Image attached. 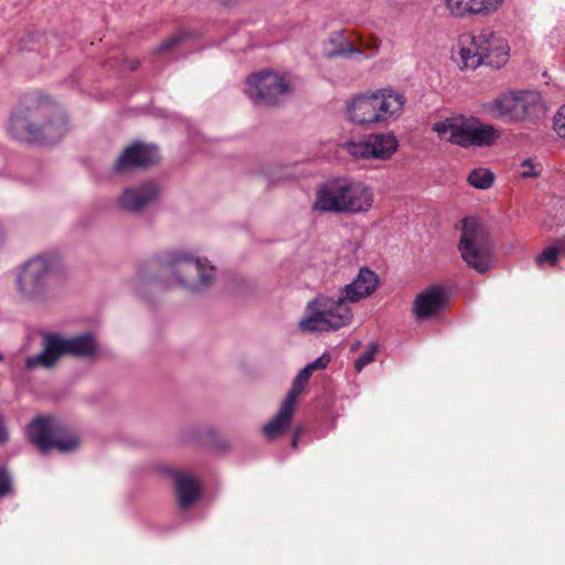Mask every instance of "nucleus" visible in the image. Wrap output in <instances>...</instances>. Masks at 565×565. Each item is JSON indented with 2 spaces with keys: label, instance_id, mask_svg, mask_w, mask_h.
Listing matches in <instances>:
<instances>
[{
  "label": "nucleus",
  "instance_id": "14",
  "mask_svg": "<svg viewBox=\"0 0 565 565\" xmlns=\"http://www.w3.org/2000/svg\"><path fill=\"white\" fill-rule=\"evenodd\" d=\"M311 374L309 369L305 366L294 380L277 415L263 427V433L268 439L278 437L289 427L295 413L297 398L308 384Z\"/></svg>",
  "mask_w": 565,
  "mask_h": 565
},
{
  "label": "nucleus",
  "instance_id": "4",
  "mask_svg": "<svg viewBox=\"0 0 565 565\" xmlns=\"http://www.w3.org/2000/svg\"><path fill=\"white\" fill-rule=\"evenodd\" d=\"M457 63L461 70H476L480 65L500 68L509 60L508 41L490 29L477 34L465 33L458 40Z\"/></svg>",
  "mask_w": 565,
  "mask_h": 565
},
{
  "label": "nucleus",
  "instance_id": "29",
  "mask_svg": "<svg viewBox=\"0 0 565 565\" xmlns=\"http://www.w3.org/2000/svg\"><path fill=\"white\" fill-rule=\"evenodd\" d=\"M265 174L271 183L288 179L291 175V173L286 171V168L282 167H271L265 172Z\"/></svg>",
  "mask_w": 565,
  "mask_h": 565
},
{
  "label": "nucleus",
  "instance_id": "23",
  "mask_svg": "<svg viewBox=\"0 0 565 565\" xmlns=\"http://www.w3.org/2000/svg\"><path fill=\"white\" fill-rule=\"evenodd\" d=\"M355 43L363 52V55H355V58H371L379 53L381 40L374 34L364 36L356 33Z\"/></svg>",
  "mask_w": 565,
  "mask_h": 565
},
{
  "label": "nucleus",
  "instance_id": "28",
  "mask_svg": "<svg viewBox=\"0 0 565 565\" xmlns=\"http://www.w3.org/2000/svg\"><path fill=\"white\" fill-rule=\"evenodd\" d=\"M12 491V477L6 467L0 466V498L11 494Z\"/></svg>",
  "mask_w": 565,
  "mask_h": 565
},
{
  "label": "nucleus",
  "instance_id": "33",
  "mask_svg": "<svg viewBox=\"0 0 565 565\" xmlns=\"http://www.w3.org/2000/svg\"><path fill=\"white\" fill-rule=\"evenodd\" d=\"M554 245L558 250L561 257H565V238H558Z\"/></svg>",
  "mask_w": 565,
  "mask_h": 565
},
{
  "label": "nucleus",
  "instance_id": "35",
  "mask_svg": "<svg viewBox=\"0 0 565 565\" xmlns=\"http://www.w3.org/2000/svg\"><path fill=\"white\" fill-rule=\"evenodd\" d=\"M137 66H138V62H132L128 67H129L130 70H136V68H137Z\"/></svg>",
  "mask_w": 565,
  "mask_h": 565
},
{
  "label": "nucleus",
  "instance_id": "27",
  "mask_svg": "<svg viewBox=\"0 0 565 565\" xmlns=\"http://www.w3.org/2000/svg\"><path fill=\"white\" fill-rule=\"evenodd\" d=\"M183 32H178L168 39H166L162 44L158 47L157 53L164 55L170 53L174 47H177L184 39Z\"/></svg>",
  "mask_w": 565,
  "mask_h": 565
},
{
  "label": "nucleus",
  "instance_id": "5",
  "mask_svg": "<svg viewBox=\"0 0 565 565\" xmlns=\"http://www.w3.org/2000/svg\"><path fill=\"white\" fill-rule=\"evenodd\" d=\"M159 265L167 277L192 291L207 289L215 279V268L206 259L185 250L167 252L159 259Z\"/></svg>",
  "mask_w": 565,
  "mask_h": 565
},
{
  "label": "nucleus",
  "instance_id": "8",
  "mask_svg": "<svg viewBox=\"0 0 565 565\" xmlns=\"http://www.w3.org/2000/svg\"><path fill=\"white\" fill-rule=\"evenodd\" d=\"M484 113L503 122H519L537 117L542 111L541 95L536 90L505 93L483 104Z\"/></svg>",
  "mask_w": 565,
  "mask_h": 565
},
{
  "label": "nucleus",
  "instance_id": "26",
  "mask_svg": "<svg viewBox=\"0 0 565 565\" xmlns=\"http://www.w3.org/2000/svg\"><path fill=\"white\" fill-rule=\"evenodd\" d=\"M377 352V345L370 343L365 351L355 361V369L358 372L362 371L367 364L372 363Z\"/></svg>",
  "mask_w": 565,
  "mask_h": 565
},
{
  "label": "nucleus",
  "instance_id": "15",
  "mask_svg": "<svg viewBox=\"0 0 565 565\" xmlns=\"http://www.w3.org/2000/svg\"><path fill=\"white\" fill-rule=\"evenodd\" d=\"M398 142L393 134H372L362 141H348L345 150L355 158L386 160L397 150Z\"/></svg>",
  "mask_w": 565,
  "mask_h": 565
},
{
  "label": "nucleus",
  "instance_id": "22",
  "mask_svg": "<svg viewBox=\"0 0 565 565\" xmlns=\"http://www.w3.org/2000/svg\"><path fill=\"white\" fill-rule=\"evenodd\" d=\"M356 33L349 30H340L329 35V43L333 50L328 54L332 56H355L363 55L362 50L355 43Z\"/></svg>",
  "mask_w": 565,
  "mask_h": 565
},
{
  "label": "nucleus",
  "instance_id": "34",
  "mask_svg": "<svg viewBox=\"0 0 565 565\" xmlns=\"http://www.w3.org/2000/svg\"><path fill=\"white\" fill-rule=\"evenodd\" d=\"M298 438H299V433H296V435L294 436L292 443H291L292 447H297Z\"/></svg>",
  "mask_w": 565,
  "mask_h": 565
},
{
  "label": "nucleus",
  "instance_id": "10",
  "mask_svg": "<svg viewBox=\"0 0 565 565\" xmlns=\"http://www.w3.org/2000/svg\"><path fill=\"white\" fill-rule=\"evenodd\" d=\"M96 351V341L90 334H82L73 338L50 335L45 338L44 350L26 359V366L29 369L39 366L51 367L63 354L93 358Z\"/></svg>",
  "mask_w": 565,
  "mask_h": 565
},
{
  "label": "nucleus",
  "instance_id": "7",
  "mask_svg": "<svg viewBox=\"0 0 565 565\" xmlns=\"http://www.w3.org/2000/svg\"><path fill=\"white\" fill-rule=\"evenodd\" d=\"M431 129L440 139L461 147L490 146L499 138V132L491 125L481 124L473 117L446 118L435 122Z\"/></svg>",
  "mask_w": 565,
  "mask_h": 565
},
{
  "label": "nucleus",
  "instance_id": "30",
  "mask_svg": "<svg viewBox=\"0 0 565 565\" xmlns=\"http://www.w3.org/2000/svg\"><path fill=\"white\" fill-rule=\"evenodd\" d=\"M553 126L556 134L565 138V105H563L555 115Z\"/></svg>",
  "mask_w": 565,
  "mask_h": 565
},
{
  "label": "nucleus",
  "instance_id": "36",
  "mask_svg": "<svg viewBox=\"0 0 565 565\" xmlns=\"http://www.w3.org/2000/svg\"><path fill=\"white\" fill-rule=\"evenodd\" d=\"M2 360H3V356H2V354H0V362H1Z\"/></svg>",
  "mask_w": 565,
  "mask_h": 565
},
{
  "label": "nucleus",
  "instance_id": "18",
  "mask_svg": "<svg viewBox=\"0 0 565 565\" xmlns=\"http://www.w3.org/2000/svg\"><path fill=\"white\" fill-rule=\"evenodd\" d=\"M159 160V150L152 145L136 142L127 147L117 159L114 170L125 172L134 168H145Z\"/></svg>",
  "mask_w": 565,
  "mask_h": 565
},
{
  "label": "nucleus",
  "instance_id": "24",
  "mask_svg": "<svg viewBox=\"0 0 565 565\" xmlns=\"http://www.w3.org/2000/svg\"><path fill=\"white\" fill-rule=\"evenodd\" d=\"M494 181V175L488 169H475L468 175V182L476 189H489Z\"/></svg>",
  "mask_w": 565,
  "mask_h": 565
},
{
  "label": "nucleus",
  "instance_id": "1",
  "mask_svg": "<svg viewBox=\"0 0 565 565\" xmlns=\"http://www.w3.org/2000/svg\"><path fill=\"white\" fill-rule=\"evenodd\" d=\"M9 132L15 139L28 142L52 143L60 140L67 131L65 114L55 107H19L9 121Z\"/></svg>",
  "mask_w": 565,
  "mask_h": 565
},
{
  "label": "nucleus",
  "instance_id": "25",
  "mask_svg": "<svg viewBox=\"0 0 565 565\" xmlns=\"http://www.w3.org/2000/svg\"><path fill=\"white\" fill-rule=\"evenodd\" d=\"M561 255L555 245L545 247L536 257L535 264L539 268L544 269L546 266L556 267L561 260Z\"/></svg>",
  "mask_w": 565,
  "mask_h": 565
},
{
  "label": "nucleus",
  "instance_id": "6",
  "mask_svg": "<svg viewBox=\"0 0 565 565\" xmlns=\"http://www.w3.org/2000/svg\"><path fill=\"white\" fill-rule=\"evenodd\" d=\"M352 319V310L341 295L337 298L319 295L308 302L298 327L305 333L329 332L349 326Z\"/></svg>",
  "mask_w": 565,
  "mask_h": 565
},
{
  "label": "nucleus",
  "instance_id": "3",
  "mask_svg": "<svg viewBox=\"0 0 565 565\" xmlns=\"http://www.w3.org/2000/svg\"><path fill=\"white\" fill-rule=\"evenodd\" d=\"M372 189L353 179H335L321 184L316 193L313 210L321 212H366L373 204Z\"/></svg>",
  "mask_w": 565,
  "mask_h": 565
},
{
  "label": "nucleus",
  "instance_id": "13",
  "mask_svg": "<svg viewBox=\"0 0 565 565\" xmlns=\"http://www.w3.org/2000/svg\"><path fill=\"white\" fill-rule=\"evenodd\" d=\"M58 264V257L53 254L38 255L28 260L17 277L19 294L26 300H40L47 288L50 274Z\"/></svg>",
  "mask_w": 565,
  "mask_h": 565
},
{
  "label": "nucleus",
  "instance_id": "11",
  "mask_svg": "<svg viewBox=\"0 0 565 565\" xmlns=\"http://www.w3.org/2000/svg\"><path fill=\"white\" fill-rule=\"evenodd\" d=\"M295 90L291 75L270 70H264L248 76L246 94L255 103L275 106L281 103Z\"/></svg>",
  "mask_w": 565,
  "mask_h": 565
},
{
  "label": "nucleus",
  "instance_id": "31",
  "mask_svg": "<svg viewBox=\"0 0 565 565\" xmlns=\"http://www.w3.org/2000/svg\"><path fill=\"white\" fill-rule=\"evenodd\" d=\"M329 362H330V356L328 354H322L320 358H318L313 362L306 365V367L309 369V371L311 373H313L315 371L326 369L328 366Z\"/></svg>",
  "mask_w": 565,
  "mask_h": 565
},
{
  "label": "nucleus",
  "instance_id": "19",
  "mask_svg": "<svg viewBox=\"0 0 565 565\" xmlns=\"http://www.w3.org/2000/svg\"><path fill=\"white\" fill-rule=\"evenodd\" d=\"M504 0H445L449 14L465 19L469 17H488L495 13Z\"/></svg>",
  "mask_w": 565,
  "mask_h": 565
},
{
  "label": "nucleus",
  "instance_id": "17",
  "mask_svg": "<svg viewBox=\"0 0 565 565\" xmlns=\"http://www.w3.org/2000/svg\"><path fill=\"white\" fill-rule=\"evenodd\" d=\"M160 194V188L154 181H147L137 186L127 188L118 199V206L130 213L143 211L152 204Z\"/></svg>",
  "mask_w": 565,
  "mask_h": 565
},
{
  "label": "nucleus",
  "instance_id": "20",
  "mask_svg": "<svg viewBox=\"0 0 565 565\" xmlns=\"http://www.w3.org/2000/svg\"><path fill=\"white\" fill-rule=\"evenodd\" d=\"M379 286V276L367 267L360 269L354 280L341 289L342 298L348 302H359L370 297Z\"/></svg>",
  "mask_w": 565,
  "mask_h": 565
},
{
  "label": "nucleus",
  "instance_id": "32",
  "mask_svg": "<svg viewBox=\"0 0 565 565\" xmlns=\"http://www.w3.org/2000/svg\"><path fill=\"white\" fill-rule=\"evenodd\" d=\"M520 174L523 178H532V177H536L539 174V172L536 171L535 166L532 164V162L530 160H525L522 163V170H521Z\"/></svg>",
  "mask_w": 565,
  "mask_h": 565
},
{
  "label": "nucleus",
  "instance_id": "21",
  "mask_svg": "<svg viewBox=\"0 0 565 565\" xmlns=\"http://www.w3.org/2000/svg\"><path fill=\"white\" fill-rule=\"evenodd\" d=\"M173 480L179 505L188 509L198 500L201 486L194 476L184 471L174 472Z\"/></svg>",
  "mask_w": 565,
  "mask_h": 565
},
{
  "label": "nucleus",
  "instance_id": "9",
  "mask_svg": "<svg viewBox=\"0 0 565 565\" xmlns=\"http://www.w3.org/2000/svg\"><path fill=\"white\" fill-rule=\"evenodd\" d=\"M461 258L468 267L486 273L493 263V245L483 225L475 217L462 221L458 244Z\"/></svg>",
  "mask_w": 565,
  "mask_h": 565
},
{
  "label": "nucleus",
  "instance_id": "2",
  "mask_svg": "<svg viewBox=\"0 0 565 565\" xmlns=\"http://www.w3.org/2000/svg\"><path fill=\"white\" fill-rule=\"evenodd\" d=\"M405 103L402 93L393 88H382L349 100L347 116L351 122L360 126L386 125L402 115Z\"/></svg>",
  "mask_w": 565,
  "mask_h": 565
},
{
  "label": "nucleus",
  "instance_id": "12",
  "mask_svg": "<svg viewBox=\"0 0 565 565\" xmlns=\"http://www.w3.org/2000/svg\"><path fill=\"white\" fill-rule=\"evenodd\" d=\"M26 435L30 441L42 452L56 449L60 452H70L81 445L78 436L60 425L51 417H38L28 428Z\"/></svg>",
  "mask_w": 565,
  "mask_h": 565
},
{
  "label": "nucleus",
  "instance_id": "16",
  "mask_svg": "<svg viewBox=\"0 0 565 565\" xmlns=\"http://www.w3.org/2000/svg\"><path fill=\"white\" fill-rule=\"evenodd\" d=\"M449 301L448 291L441 286H430L418 294L414 300L412 311L419 320L439 316Z\"/></svg>",
  "mask_w": 565,
  "mask_h": 565
}]
</instances>
